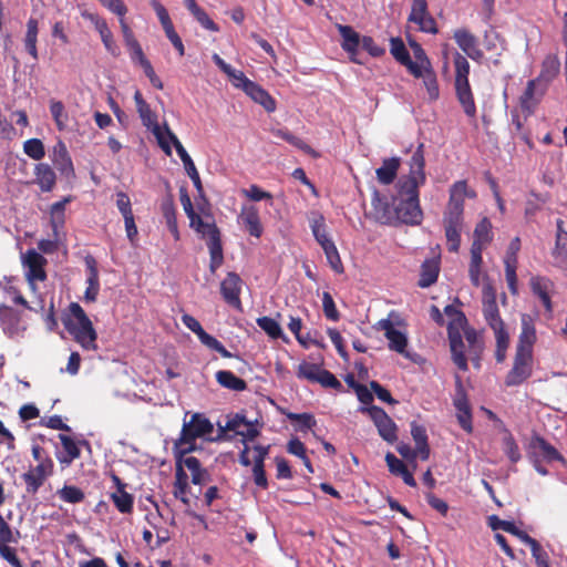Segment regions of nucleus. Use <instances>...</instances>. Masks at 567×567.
Returning <instances> with one entry per match:
<instances>
[{
	"label": "nucleus",
	"mask_w": 567,
	"mask_h": 567,
	"mask_svg": "<svg viewBox=\"0 0 567 567\" xmlns=\"http://www.w3.org/2000/svg\"><path fill=\"white\" fill-rule=\"evenodd\" d=\"M423 144H420L409 162V174L399 182V192L393 199L398 220L420 225L423 212L419 203V187L425 183Z\"/></svg>",
	"instance_id": "obj_1"
},
{
	"label": "nucleus",
	"mask_w": 567,
	"mask_h": 567,
	"mask_svg": "<svg viewBox=\"0 0 567 567\" xmlns=\"http://www.w3.org/2000/svg\"><path fill=\"white\" fill-rule=\"evenodd\" d=\"M520 323L522 331L516 347L514 364L505 380L508 386L523 383L532 375L533 370V348L537 340L534 319L529 315H523Z\"/></svg>",
	"instance_id": "obj_2"
},
{
	"label": "nucleus",
	"mask_w": 567,
	"mask_h": 567,
	"mask_svg": "<svg viewBox=\"0 0 567 567\" xmlns=\"http://www.w3.org/2000/svg\"><path fill=\"white\" fill-rule=\"evenodd\" d=\"M65 329L74 340L85 350H96V331L92 321L82 307L72 302L69 307V315L64 319Z\"/></svg>",
	"instance_id": "obj_3"
},
{
	"label": "nucleus",
	"mask_w": 567,
	"mask_h": 567,
	"mask_svg": "<svg viewBox=\"0 0 567 567\" xmlns=\"http://www.w3.org/2000/svg\"><path fill=\"white\" fill-rule=\"evenodd\" d=\"M444 313L449 317L447 330L453 362L460 370H467L464 355L463 332L467 328L465 316L455 307L446 306Z\"/></svg>",
	"instance_id": "obj_4"
},
{
	"label": "nucleus",
	"mask_w": 567,
	"mask_h": 567,
	"mask_svg": "<svg viewBox=\"0 0 567 567\" xmlns=\"http://www.w3.org/2000/svg\"><path fill=\"white\" fill-rule=\"evenodd\" d=\"M454 66L455 91L457 100L462 105L465 114L470 117H474L476 114V106L468 83L470 63L462 54L456 53L454 56Z\"/></svg>",
	"instance_id": "obj_5"
},
{
	"label": "nucleus",
	"mask_w": 567,
	"mask_h": 567,
	"mask_svg": "<svg viewBox=\"0 0 567 567\" xmlns=\"http://www.w3.org/2000/svg\"><path fill=\"white\" fill-rule=\"evenodd\" d=\"M213 432V423L203 414L195 413L189 421L184 420L182 434L176 445L182 452H189L194 450L195 439H209Z\"/></svg>",
	"instance_id": "obj_6"
},
{
	"label": "nucleus",
	"mask_w": 567,
	"mask_h": 567,
	"mask_svg": "<svg viewBox=\"0 0 567 567\" xmlns=\"http://www.w3.org/2000/svg\"><path fill=\"white\" fill-rule=\"evenodd\" d=\"M361 413L368 414L378 429L379 435L388 443H394L398 440V426L393 420L379 406H361Z\"/></svg>",
	"instance_id": "obj_7"
},
{
	"label": "nucleus",
	"mask_w": 567,
	"mask_h": 567,
	"mask_svg": "<svg viewBox=\"0 0 567 567\" xmlns=\"http://www.w3.org/2000/svg\"><path fill=\"white\" fill-rule=\"evenodd\" d=\"M22 266L24 269L25 278L31 287L35 290L38 281H43L47 278L44 266L47 259L37 250L29 249L21 256Z\"/></svg>",
	"instance_id": "obj_8"
},
{
	"label": "nucleus",
	"mask_w": 567,
	"mask_h": 567,
	"mask_svg": "<svg viewBox=\"0 0 567 567\" xmlns=\"http://www.w3.org/2000/svg\"><path fill=\"white\" fill-rule=\"evenodd\" d=\"M476 193L467 187L465 181L455 182L450 188V199L444 216L463 218L465 198H474Z\"/></svg>",
	"instance_id": "obj_9"
},
{
	"label": "nucleus",
	"mask_w": 567,
	"mask_h": 567,
	"mask_svg": "<svg viewBox=\"0 0 567 567\" xmlns=\"http://www.w3.org/2000/svg\"><path fill=\"white\" fill-rule=\"evenodd\" d=\"M221 434L234 432L243 437L244 442L254 440L259 434L258 422L247 421L243 415L228 416L225 424L218 423Z\"/></svg>",
	"instance_id": "obj_10"
},
{
	"label": "nucleus",
	"mask_w": 567,
	"mask_h": 567,
	"mask_svg": "<svg viewBox=\"0 0 567 567\" xmlns=\"http://www.w3.org/2000/svg\"><path fill=\"white\" fill-rule=\"evenodd\" d=\"M375 328L384 332V336L389 341V348L391 350L406 358H410V354L406 351V333L403 330L395 327L394 322L391 320V316L389 318L379 320Z\"/></svg>",
	"instance_id": "obj_11"
},
{
	"label": "nucleus",
	"mask_w": 567,
	"mask_h": 567,
	"mask_svg": "<svg viewBox=\"0 0 567 567\" xmlns=\"http://www.w3.org/2000/svg\"><path fill=\"white\" fill-rule=\"evenodd\" d=\"M234 86L243 90L254 102L260 104L267 112H274L276 110V102L268 92L249 80L244 73L240 80L235 82Z\"/></svg>",
	"instance_id": "obj_12"
},
{
	"label": "nucleus",
	"mask_w": 567,
	"mask_h": 567,
	"mask_svg": "<svg viewBox=\"0 0 567 567\" xmlns=\"http://www.w3.org/2000/svg\"><path fill=\"white\" fill-rule=\"evenodd\" d=\"M238 225L243 227L250 236L259 238L262 235L259 209L252 204H244L237 217Z\"/></svg>",
	"instance_id": "obj_13"
},
{
	"label": "nucleus",
	"mask_w": 567,
	"mask_h": 567,
	"mask_svg": "<svg viewBox=\"0 0 567 567\" xmlns=\"http://www.w3.org/2000/svg\"><path fill=\"white\" fill-rule=\"evenodd\" d=\"M409 21L415 23L422 32L437 33L436 23L427 10L426 0H413Z\"/></svg>",
	"instance_id": "obj_14"
},
{
	"label": "nucleus",
	"mask_w": 567,
	"mask_h": 567,
	"mask_svg": "<svg viewBox=\"0 0 567 567\" xmlns=\"http://www.w3.org/2000/svg\"><path fill=\"white\" fill-rule=\"evenodd\" d=\"M81 16L83 19L90 21L93 24L94 29L99 32L106 51L112 55H117L118 50L106 21L99 14L91 12L89 10H83L81 12Z\"/></svg>",
	"instance_id": "obj_15"
},
{
	"label": "nucleus",
	"mask_w": 567,
	"mask_h": 567,
	"mask_svg": "<svg viewBox=\"0 0 567 567\" xmlns=\"http://www.w3.org/2000/svg\"><path fill=\"white\" fill-rule=\"evenodd\" d=\"M53 462L50 458L41 461L37 466L30 468L23 474V481L27 484L29 493H35L43 484L47 477L52 474Z\"/></svg>",
	"instance_id": "obj_16"
},
{
	"label": "nucleus",
	"mask_w": 567,
	"mask_h": 567,
	"mask_svg": "<svg viewBox=\"0 0 567 567\" xmlns=\"http://www.w3.org/2000/svg\"><path fill=\"white\" fill-rule=\"evenodd\" d=\"M482 293L483 313L485 320L491 328L501 327L504 323L499 317L495 289L489 284H485L483 286Z\"/></svg>",
	"instance_id": "obj_17"
},
{
	"label": "nucleus",
	"mask_w": 567,
	"mask_h": 567,
	"mask_svg": "<svg viewBox=\"0 0 567 567\" xmlns=\"http://www.w3.org/2000/svg\"><path fill=\"white\" fill-rule=\"evenodd\" d=\"M243 281L235 272H229L220 284V291L225 301L236 309H240V291Z\"/></svg>",
	"instance_id": "obj_18"
},
{
	"label": "nucleus",
	"mask_w": 567,
	"mask_h": 567,
	"mask_svg": "<svg viewBox=\"0 0 567 567\" xmlns=\"http://www.w3.org/2000/svg\"><path fill=\"white\" fill-rule=\"evenodd\" d=\"M447 249L457 252L461 246V233L464 226V218L443 217Z\"/></svg>",
	"instance_id": "obj_19"
},
{
	"label": "nucleus",
	"mask_w": 567,
	"mask_h": 567,
	"mask_svg": "<svg viewBox=\"0 0 567 567\" xmlns=\"http://www.w3.org/2000/svg\"><path fill=\"white\" fill-rule=\"evenodd\" d=\"M0 321L2 329L10 338L20 337L25 327L21 326L19 315L8 306H0Z\"/></svg>",
	"instance_id": "obj_20"
},
{
	"label": "nucleus",
	"mask_w": 567,
	"mask_h": 567,
	"mask_svg": "<svg viewBox=\"0 0 567 567\" xmlns=\"http://www.w3.org/2000/svg\"><path fill=\"white\" fill-rule=\"evenodd\" d=\"M134 101L136 104V111L143 125L151 132L157 130L159 126L157 115L151 109L150 104L144 100L142 93L138 90L134 93Z\"/></svg>",
	"instance_id": "obj_21"
},
{
	"label": "nucleus",
	"mask_w": 567,
	"mask_h": 567,
	"mask_svg": "<svg viewBox=\"0 0 567 567\" xmlns=\"http://www.w3.org/2000/svg\"><path fill=\"white\" fill-rule=\"evenodd\" d=\"M530 287L535 296L543 302L545 309L551 312V293L554 291V284L544 277H533L530 279Z\"/></svg>",
	"instance_id": "obj_22"
},
{
	"label": "nucleus",
	"mask_w": 567,
	"mask_h": 567,
	"mask_svg": "<svg viewBox=\"0 0 567 567\" xmlns=\"http://www.w3.org/2000/svg\"><path fill=\"white\" fill-rule=\"evenodd\" d=\"M454 39L461 50L471 59L478 60L482 58V51L477 48L475 37L466 29H457L454 31Z\"/></svg>",
	"instance_id": "obj_23"
},
{
	"label": "nucleus",
	"mask_w": 567,
	"mask_h": 567,
	"mask_svg": "<svg viewBox=\"0 0 567 567\" xmlns=\"http://www.w3.org/2000/svg\"><path fill=\"white\" fill-rule=\"evenodd\" d=\"M52 162L61 174L72 176L74 174L73 164L65 144L59 140L52 150Z\"/></svg>",
	"instance_id": "obj_24"
},
{
	"label": "nucleus",
	"mask_w": 567,
	"mask_h": 567,
	"mask_svg": "<svg viewBox=\"0 0 567 567\" xmlns=\"http://www.w3.org/2000/svg\"><path fill=\"white\" fill-rule=\"evenodd\" d=\"M173 494L187 507L190 505L189 495L197 498V494H193L188 486V475L182 466H177L176 468Z\"/></svg>",
	"instance_id": "obj_25"
},
{
	"label": "nucleus",
	"mask_w": 567,
	"mask_h": 567,
	"mask_svg": "<svg viewBox=\"0 0 567 567\" xmlns=\"http://www.w3.org/2000/svg\"><path fill=\"white\" fill-rule=\"evenodd\" d=\"M186 467L190 472L192 483L194 485H205L209 482V473L200 466L199 461L194 456H185L181 460L179 465Z\"/></svg>",
	"instance_id": "obj_26"
},
{
	"label": "nucleus",
	"mask_w": 567,
	"mask_h": 567,
	"mask_svg": "<svg viewBox=\"0 0 567 567\" xmlns=\"http://www.w3.org/2000/svg\"><path fill=\"white\" fill-rule=\"evenodd\" d=\"M116 491L112 493L111 498L121 513H130L133 508V496L125 491V484L116 476H112Z\"/></svg>",
	"instance_id": "obj_27"
},
{
	"label": "nucleus",
	"mask_w": 567,
	"mask_h": 567,
	"mask_svg": "<svg viewBox=\"0 0 567 567\" xmlns=\"http://www.w3.org/2000/svg\"><path fill=\"white\" fill-rule=\"evenodd\" d=\"M410 47L413 51L414 60H411V58L408 61V69L412 74H421V72L426 71L427 69H431V62L429 58L426 56L424 50L422 47L415 42L410 41Z\"/></svg>",
	"instance_id": "obj_28"
},
{
	"label": "nucleus",
	"mask_w": 567,
	"mask_h": 567,
	"mask_svg": "<svg viewBox=\"0 0 567 567\" xmlns=\"http://www.w3.org/2000/svg\"><path fill=\"white\" fill-rule=\"evenodd\" d=\"M337 29L340 32V35L342 37V48L351 55V60L354 62H358V60L354 58L358 49L360 48V35L358 32H355L351 27L343 25V24H337Z\"/></svg>",
	"instance_id": "obj_29"
},
{
	"label": "nucleus",
	"mask_w": 567,
	"mask_h": 567,
	"mask_svg": "<svg viewBox=\"0 0 567 567\" xmlns=\"http://www.w3.org/2000/svg\"><path fill=\"white\" fill-rule=\"evenodd\" d=\"M268 446L262 445L249 446L248 444H245V447L240 453V463L245 466L264 465V461L268 454Z\"/></svg>",
	"instance_id": "obj_30"
},
{
	"label": "nucleus",
	"mask_w": 567,
	"mask_h": 567,
	"mask_svg": "<svg viewBox=\"0 0 567 567\" xmlns=\"http://www.w3.org/2000/svg\"><path fill=\"white\" fill-rule=\"evenodd\" d=\"M385 462L389 467V471L393 475L402 477L403 482L411 487L416 486V482H415L412 473L408 470L406 465L401 460H399L395 455H393L390 452L386 453Z\"/></svg>",
	"instance_id": "obj_31"
},
{
	"label": "nucleus",
	"mask_w": 567,
	"mask_h": 567,
	"mask_svg": "<svg viewBox=\"0 0 567 567\" xmlns=\"http://www.w3.org/2000/svg\"><path fill=\"white\" fill-rule=\"evenodd\" d=\"M309 223L312 235L321 248L333 244L332 239L329 237L324 217L321 214H312Z\"/></svg>",
	"instance_id": "obj_32"
},
{
	"label": "nucleus",
	"mask_w": 567,
	"mask_h": 567,
	"mask_svg": "<svg viewBox=\"0 0 567 567\" xmlns=\"http://www.w3.org/2000/svg\"><path fill=\"white\" fill-rule=\"evenodd\" d=\"M440 261L437 258L426 259L421 267L419 286L427 288L432 286L439 277Z\"/></svg>",
	"instance_id": "obj_33"
},
{
	"label": "nucleus",
	"mask_w": 567,
	"mask_h": 567,
	"mask_svg": "<svg viewBox=\"0 0 567 567\" xmlns=\"http://www.w3.org/2000/svg\"><path fill=\"white\" fill-rule=\"evenodd\" d=\"M400 163L399 157L383 159L381 167L375 171L378 181L384 185L391 184L398 174Z\"/></svg>",
	"instance_id": "obj_34"
},
{
	"label": "nucleus",
	"mask_w": 567,
	"mask_h": 567,
	"mask_svg": "<svg viewBox=\"0 0 567 567\" xmlns=\"http://www.w3.org/2000/svg\"><path fill=\"white\" fill-rule=\"evenodd\" d=\"M35 183L41 190L50 192L55 185V173L48 164H38L34 169Z\"/></svg>",
	"instance_id": "obj_35"
},
{
	"label": "nucleus",
	"mask_w": 567,
	"mask_h": 567,
	"mask_svg": "<svg viewBox=\"0 0 567 567\" xmlns=\"http://www.w3.org/2000/svg\"><path fill=\"white\" fill-rule=\"evenodd\" d=\"M38 33H39L38 21L33 18H30L27 22V31H25V35L23 39V43H24L25 50L34 60H38V58H39L38 49H37Z\"/></svg>",
	"instance_id": "obj_36"
},
{
	"label": "nucleus",
	"mask_w": 567,
	"mask_h": 567,
	"mask_svg": "<svg viewBox=\"0 0 567 567\" xmlns=\"http://www.w3.org/2000/svg\"><path fill=\"white\" fill-rule=\"evenodd\" d=\"M86 264L89 268V276L86 279L87 287L84 292V299L93 302L96 300L100 290L99 274L93 259H89Z\"/></svg>",
	"instance_id": "obj_37"
},
{
	"label": "nucleus",
	"mask_w": 567,
	"mask_h": 567,
	"mask_svg": "<svg viewBox=\"0 0 567 567\" xmlns=\"http://www.w3.org/2000/svg\"><path fill=\"white\" fill-rule=\"evenodd\" d=\"M492 224L487 218H483L475 227L472 246L485 248L492 240Z\"/></svg>",
	"instance_id": "obj_38"
},
{
	"label": "nucleus",
	"mask_w": 567,
	"mask_h": 567,
	"mask_svg": "<svg viewBox=\"0 0 567 567\" xmlns=\"http://www.w3.org/2000/svg\"><path fill=\"white\" fill-rule=\"evenodd\" d=\"M152 133L156 137L163 152L169 156L172 154V145H175V140H178L177 136L166 124L159 125L157 130L152 131Z\"/></svg>",
	"instance_id": "obj_39"
},
{
	"label": "nucleus",
	"mask_w": 567,
	"mask_h": 567,
	"mask_svg": "<svg viewBox=\"0 0 567 567\" xmlns=\"http://www.w3.org/2000/svg\"><path fill=\"white\" fill-rule=\"evenodd\" d=\"M532 447L536 454L542 456L547 462L561 460L558 451L542 437L534 439L532 442Z\"/></svg>",
	"instance_id": "obj_40"
},
{
	"label": "nucleus",
	"mask_w": 567,
	"mask_h": 567,
	"mask_svg": "<svg viewBox=\"0 0 567 567\" xmlns=\"http://www.w3.org/2000/svg\"><path fill=\"white\" fill-rule=\"evenodd\" d=\"M50 113L54 120L56 128L59 131H66L70 125V116L65 111L62 102L51 100L50 101Z\"/></svg>",
	"instance_id": "obj_41"
},
{
	"label": "nucleus",
	"mask_w": 567,
	"mask_h": 567,
	"mask_svg": "<svg viewBox=\"0 0 567 567\" xmlns=\"http://www.w3.org/2000/svg\"><path fill=\"white\" fill-rule=\"evenodd\" d=\"M553 256L555 264L561 269L567 270V234H556Z\"/></svg>",
	"instance_id": "obj_42"
},
{
	"label": "nucleus",
	"mask_w": 567,
	"mask_h": 567,
	"mask_svg": "<svg viewBox=\"0 0 567 567\" xmlns=\"http://www.w3.org/2000/svg\"><path fill=\"white\" fill-rule=\"evenodd\" d=\"M216 380L221 386L230 390L243 391L246 388L245 381L236 377L230 371H218L216 373Z\"/></svg>",
	"instance_id": "obj_43"
},
{
	"label": "nucleus",
	"mask_w": 567,
	"mask_h": 567,
	"mask_svg": "<svg viewBox=\"0 0 567 567\" xmlns=\"http://www.w3.org/2000/svg\"><path fill=\"white\" fill-rule=\"evenodd\" d=\"M415 78H422L424 87L427 92L429 99L431 101H435L439 99L440 90L439 84L436 80V75L433 71V69H427L424 72H421V74H413Z\"/></svg>",
	"instance_id": "obj_44"
},
{
	"label": "nucleus",
	"mask_w": 567,
	"mask_h": 567,
	"mask_svg": "<svg viewBox=\"0 0 567 567\" xmlns=\"http://www.w3.org/2000/svg\"><path fill=\"white\" fill-rule=\"evenodd\" d=\"M496 339V360L498 362L504 361L506 355V350L509 344L508 333L504 329V324L497 328H492Z\"/></svg>",
	"instance_id": "obj_45"
},
{
	"label": "nucleus",
	"mask_w": 567,
	"mask_h": 567,
	"mask_svg": "<svg viewBox=\"0 0 567 567\" xmlns=\"http://www.w3.org/2000/svg\"><path fill=\"white\" fill-rule=\"evenodd\" d=\"M257 324L270 338H272V339L282 338L284 340H286L285 337H284L282 329H281L279 322L276 321L275 319H272L270 317H261V318L257 319Z\"/></svg>",
	"instance_id": "obj_46"
},
{
	"label": "nucleus",
	"mask_w": 567,
	"mask_h": 567,
	"mask_svg": "<svg viewBox=\"0 0 567 567\" xmlns=\"http://www.w3.org/2000/svg\"><path fill=\"white\" fill-rule=\"evenodd\" d=\"M56 495L65 503L78 504L84 499L82 489L74 485H64L56 492Z\"/></svg>",
	"instance_id": "obj_47"
},
{
	"label": "nucleus",
	"mask_w": 567,
	"mask_h": 567,
	"mask_svg": "<svg viewBox=\"0 0 567 567\" xmlns=\"http://www.w3.org/2000/svg\"><path fill=\"white\" fill-rule=\"evenodd\" d=\"M62 443V446L65 451V455L61 456L59 460L61 463L69 465L73 460L80 456V450L76 443L66 435L59 436Z\"/></svg>",
	"instance_id": "obj_48"
},
{
	"label": "nucleus",
	"mask_w": 567,
	"mask_h": 567,
	"mask_svg": "<svg viewBox=\"0 0 567 567\" xmlns=\"http://www.w3.org/2000/svg\"><path fill=\"white\" fill-rule=\"evenodd\" d=\"M321 370L319 364L303 361L297 368V377L310 382H317Z\"/></svg>",
	"instance_id": "obj_49"
},
{
	"label": "nucleus",
	"mask_w": 567,
	"mask_h": 567,
	"mask_svg": "<svg viewBox=\"0 0 567 567\" xmlns=\"http://www.w3.org/2000/svg\"><path fill=\"white\" fill-rule=\"evenodd\" d=\"M70 197H65L51 206V224L54 230H56L60 226L63 225L65 206L68 203H70Z\"/></svg>",
	"instance_id": "obj_50"
},
{
	"label": "nucleus",
	"mask_w": 567,
	"mask_h": 567,
	"mask_svg": "<svg viewBox=\"0 0 567 567\" xmlns=\"http://www.w3.org/2000/svg\"><path fill=\"white\" fill-rule=\"evenodd\" d=\"M287 450L290 454L300 457L302 463L307 467L308 472L313 473L310 460L306 455V447L301 441H299L298 439L290 440L288 442Z\"/></svg>",
	"instance_id": "obj_51"
},
{
	"label": "nucleus",
	"mask_w": 567,
	"mask_h": 567,
	"mask_svg": "<svg viewBox=\"0 0 567 567\" xmlns=\"http://www.w3.org/2000/svg\"><path fill=\"white\" fill-rule=\"evenodd\" d=\"M322 250L324 251L327 261L329 266L332 268V270L336 271L337 274H342L343 265L334 243L326 247H322Z\"/></svg>",
	"instance_id": "obj_52"
},
{
	"label": "nucleus",
	"mask_w": 567,
	"mask_h": 567,
	"mask_svg": "<svg viewBox=\"0 0 567 567\" xmlns=\"http://www.w3.org/2000/svg\"><path fill=\"white\" fill-rule=\"evenodd\" d=\"M24 153L32 159L39 161L45 155L44 145L38 138H31L23 144Z\"/></svg>",
	"instance_id": "obj_53"
},
{
	"label": "nucleus",
	"mask_w": 567,
	"mask_h": 567,
	"mask_svg": "<svg viewBox=\"0 0 567 567\" xmlns=\"http://www.w3.org/2000/svg\"><path fill=\"white\" fill-rule=\"evenodd\" d=\"M198 339L205 347L220 353L221 357H231V353L215 337L208 334L206 331H204Z\"/></svg>",
	"instance_id": "obj_54"
},
{
	"label": "nucleus",
	"mask_w": 567,
	"mask_h": 567,
	"mask_svg": "<svg viewBox=\"0 0 567 567\" xmlns=\"http://www.w3.org/2000/svg\"><path fill=\"white\" fill-rule=\"evenodd\" d=\"M212 58L216 65L228 76L233 85L237 80H240V76L244 72L234 69L230 64L226 63L217 53H214Z\"/></svg>",
	"instance_id": "obj_55"
},
{
	"label": "nucleus",
	"mask_w": 567,
	"mask_h": 567,
	"mask_svg": "<svg viewBox=\"0 0 567 567\" xmlns=\"http://www.w3.org/2000/svg\"><path fill=\"white\" fill-rule=\"evenodd\" d=\"M163 215L166 220L168 230L172 233L174 238L176 240H178L179 231H178L177 221H176V217H175V210L171 203H166L163 205Z\"/></svg>",
	"instance_id": "obj_56"
},
{
	"label": "nucleus",
	"mask_w": 567,
	"mask_h": 567,
	"mask_svg": "<svg viewBox=\"0 0 567 567\" xmlns=\"http://www.w3.org/2000/svg\"><path fill=\"white\" fill-rule=\"evenodd\" d=\"M207 246L210 254V270L215 272L216 269L223 264L224 258L220 239L207 243Z\"/></svg>",
	"instance_id": "obj_57"
},
{
	"label": "nucleus",
	"mask_w": 567,
	"mask_h": 567,
	"mask_svg": "<svg viewBox=\"0 0 567 567\" xmlns=\"http://www.w3.org/2000/svg\"><path fill=\"white\" fill-rule=\"evenodd\" d=\"M503 450L513 463H516L520 458L518 446L515 443L513 436L508 433H506L503 437Z\"/></svg>",
	"instance_id": "obj_58"
},
{
	"label": "nucleus",
	"mask_w": 567,
	"mask_h": 567,
	"mask_svg": "<svg viewBox=\"0 0 567 567\" xmlns=\"http://www.w3.org/2000/svg\"><path fill=\"white\" fill-rule=\"evenodd\" d=\"M322 309L324 316L332 320L338 321L340 318L339 311L337 310L336 303L331 297V295L327 291L322 293Z\"/></svg>",
	"instance_id": "obj_59"
},
{
	"label": "nucleus",
	"mask_w": 567,
	"mask_h": 567,
	"mask_svg": "<svg viewBox=\"0 0 567 567\" xmlns=\"http://www.w3.org/2000/svg\"><path fill=\"white\" fill-rule=\"evenodd\" d=\"M197 22L206 30L217 32L219 31L218 25L208 17V14L199 7L190 12Z\"/></svg>",
	"instance_id": "obj_60"
},
{
	"label": "nucleus",
	"mask_w": 567,
	"mask_h": 567,
	"mask_svg": "<svg viewBox=\"0 0 567 567\" xmlns=\"http://www.w3.org/2000/svg\"><path fill=\"white\" fill-rule=\"evenodd\" d=\"M241 195L252 202H259V200L272 198L270 193L262 190L257 185H250L248 188L241 189Z\"/></svg>",
	"instance_id": "obj_61"
},
{
	"label": "nucleus",
	"mask_w": 567,
	"mask_h": 567,
	"mask_svg": "<svg viewBox=\"0 0 567 567\" xmlns=\"http://www.w3.org/2000/svg\"><path fill=\"white\" fill-rule=\"evenodd\" d=\"M391 53L393 56L408 68L410 55L401 40L393 39L391 42Z\"/></svg>",
	"instance_id": "obj_62"
},
{
	"label": "nucleus",
	"mask_w": 567,
	"mask_h": 567,
	"mask_svg": "<svg viewBox=\"0 0 567 567\" xmlns=\"http://www.w3.org/2000/svg\"><path fill=\"white\" fill-rule=\"evenodd\" d=\"M485 47L489 51H496L499 53L504 50V41L497 32L489 31L485 34Z\"/></svg>",
	"instance_id": "obj_63"
},
{
	"label": "nucleus",
	"mask_w": 567,
	"mask_h": 567,
	"mask_svg": "<svg viewBox=\"0 0 567 567\" xmlns=\"http://www.w3.org/2000/svg\"><path fill=\"white\" fill-rule=\"evenodd\" d=\"M115 205L122 216L133 214L132 203L128 195L124 192H117L115 194Z\"/></svg>",
	"instance_id": "obj_64"
}]
</instances>
